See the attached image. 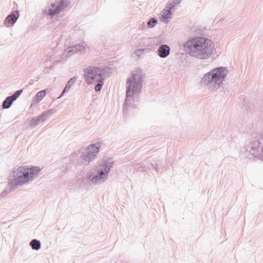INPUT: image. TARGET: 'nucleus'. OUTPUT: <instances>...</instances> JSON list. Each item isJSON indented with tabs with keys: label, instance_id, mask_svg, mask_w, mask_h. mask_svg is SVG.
I'll use <instances>...</instances> for the list:
<instances>
[{
	"label": "nucleus",
	"instance_id": "23",
	"mask_svg": "<svg viewBox=\"0 0 263 263\" xmlns=\"http://www.w3.org/2000/svg\"><path fill=\"white\" fill-rule=\"evenodd\" d=\"M147 49H138L135 50V54L138 56L140 57L144 52L145 50H146Z\"/></svg>",
	"mask_w": 263,
	"mask_h": 263
},
{
	"label": "nucleus",
	"instance_id": "6",
	"mask_svg": "<svg viewBox=\"0 0 263 263\" xmlns=\"http://www.w3.org/2000/svg\"><path fill=\"white\" fill-rule=\"evenodd\" d=\"M112 167V163L104 162L98 165L93 170V172H90L87 176L92 184H100L104 182L108 178V174Z\"/></svg>",
	"mask_w": 263,
	"mask_h": 263
},
{
	"label": "nucleus",
	"instance_id": "1",
	"mask_svg": "<svg viewBox=\"0 0 263 263\" xmlns=\"http://www.w3.org/2000/svg\"><path fill=\"white\" fill-rule=\"evenodd\" d=\"M184 50L193 57L201 60L208 59L212 55L214 44L204 37H193L183 44Z\"/></svg>",
	"mask_w": 263,
	"mask_h": 263
},
{
	"label": "nucleus",
	"instance_id": "4",
	"mask_svg": "<svg viewBox=\"0 0 263 263\" xmlns=\"http://www.w3.org/2000/svg\"><path fill=\"white\" fill-rule=\"evenodd\" d=\"M144 77L140 73H133L132 76L127 79L126 83V99L123 107V111H125L127 107L134 108L135 104L132 98L133 95L139 92L142 87V82Z\"/></svg>",
	"mask_w": 263,
	"mask_h": 263
},
{
	"label": "nucleus",
	"instance_id": "7",
	"mask_svg": "<svg viewBox=\"0 0 263 263\" xmlns=\"http://www.w3.org/2000/svg\"><path fill=\"white\" fill-rule=\"evenodd\" d=\"M263 139L259 137L252 139L247 143L243 147V149L253 156L255 158L262 160L263 151L261 146Z\"/></svg>",
	"mask_w": 263,
	"mask_h": 263
},
{
	"label": "nucleus",
	"instance_id": "14",
	"mask_svg": "<svg viewBox=\"0 0 263 263\" xmlns=\"http://www.w3.org/2000/svg\"><path fill=\"white\" fill-rule=\"evenodd\" d=\"M55 112V110L54 109H50L44 111L41 115L38 116V117H39L40 120H41V121L43 122L45 121L47 119H48L50 115L53 114Z\"/></svg>",
	"mask_w": 263,
	"mask_h": 263
},
{
	"label": "nucleus",
	"instance_id": "3",
	"mask_svg": "<svg viewBox=\"0 0 263 263\" xmlns=\"http://www.w3.org/2000/svg\"><path fill=\"white\" fill-rule=\"evenodd\" d=\"M228 73V70L225 67L215 68L203 76L201 84L209 86L211 90L216 91L223 85Z\"/></svg>",
	"mask_w": 263,
	"mask_h": 263
},
{
	"label": "nucleus",
	"instance_id": "19",
	"mask_svg": "<svg viewBox=\"0 0 263 263\" xmlns=\"http://www.w3.org/2000/svg\"><path fill=\"white\" fill-rule=\"evenodd\" d=\"M171 10L172 9H170L169 7H166L162 11L161 14L162 17L165 19L170 18V15L172 13Z\"/></svg>",
	"mask_w": 263,
	"mask_h": 263
},
{
	"label": "nucleus",
	"instance_id": "9",
	"mask_svg": "<svg viewBox=\"0 0 263 263\" xmlns=\"http://www.w3.org/2000/svg\"><path fill=\"white\" fill-rule=\"evenodd\" d=\"M67 6V0H61L57 2L56 3L51 4L52 9L48 10L47 15L53 16L58 14L60 12Z\"/></svg>",
	"mask_w": 263,
	"mask_h": 263
},
{
	"label": "nucleus",
	"instance_id": "21",
	"mask_svg": "<svg viewBox=\"0 0 263 263\" xmlns=\"http://www.w3.org/2000/svg\"><path fill=\"white\" fill-rule=\"evenodd\" d=\"M182 0H173L172 2L168 3V6L170 9H174L175 7L180 4Z\"/></svg>",
	"mask_w": 263,
	"mask_h": 263
},
{
	"label": "nucleus",
	"instance_id": "15",
	"mask_svg": "<svg viewBox=\"0 0 263 263\" xmlns=\"http://www.w3.org/2000/svg\"><path fill=\"white\" fill-rule=\"evenodd\" d=\"M46 91L45 90H42L39 91L35 97L33 98L32 101L33 103L39 102L43 98H44L46 96Z\"/></svg>",
	"mask_w": 263,
	"mask_h": 263
},
{
	"label": "nucleus",
	"instance_id": "16",
	"mask_svg": "<svg viewBox=\"0 0 263 263\" xmlns=\"http://www.w3.org/2000/svg\"><path fill=\"white\" fill-rule=\"evenodd\" d=\"M14 101V100L10 96L7 97L3 102L2 108L3 109L9 108Z\"/></svg>",
	"mask_w": 263,
	"mask_h": 263
},
{
	"label": "nucleus",
	"instance_id": "10",
	"mask_svg": "<svg viewBox=\"0 0 263 263\" xmlns=\"http://www.w3.org/2000/svg\"><path fill=\"white\" fill-rule=\"evenodd\" d=\"M85 50V47L83 45L80 44H77L74 45H72L67 48L63 52L62 55L66 58L71 56L73 54L77 53L79 52H82Z\"/></svg>",
	"mask_w": 263,
	"mask_h": 263
},
{
	"label": "nucleus",
	"instance_id": "24",
	"mask_svg": "<svg viewBox=\"0 0 263 263\" xmlns=\"http://www.w3.org/2000/svg\"><path fill=\"white\" fill-rule=\"evenodd\" d=\"M8 193H9V191H7V190H5V191H4L1 193V196H6V195H7Z\"/></svg>",
	"mask_w": 263,
	"mask_h": 263
},
{
	"label": "nucleus",
	"instance_id": "5",
	"mask_svg": "<svg viewBox=\"0 0 263 263\" xmlns=\"http://www.w3.org/2000/svg\"><path fill=\"white\" fill-rule=\"evenodd\" d=\"M85 81L88 84H92L98 82L95 86L96 91H100L104 84V80L107 76L106 71L102 68H95L89 66L83 70Z\"/></svg>",
	"mask_w": 263,
	"mask_h": 263
},
{
	"label": "nucleus",
	"instance_id": "25",
	"mask_svg": "<svg viewBox=\"0 0 263 263\" xmlns=\"http://www.w3.org/2000/svg\"><path fill=\"white\" fill-rule=\"evenodd\" d=\"M141 25H142L141 29H143V28H145V25L144 22H143Z\"/></svg>",
	"mask_w": 263,
	"mask_h": 263
},
{
	"label": "nucleus",
	"instance_id": "12",
	"mask_svg": "<svg viewBox=\"0 0 263 263\" xmlns=\"http://www.w3.org/2000/svg\"><path fill=\"white\" fill-rule=\"evenodd\" d=\"M170 51L171 48L167 45L163 44L158 48L157 54L161 58H165L170 54Z\"/></svg>",
	"mask_w": 263,
	"mask_h": 263
},
{
	"label": "nucleus",
	"instance_id": "8",
	"mask_svg": "<svg viewBox=\"0 0 263 263\" xmlns=\"http://www.w3.org/2000/svg\"><path fill=\"white\" fill-rule=\"evenodd\" d=\"M100 146L99 144H91L81 154V158L87 162L94 160L99 152Z\"/></svg>",
	"mask_w": 263,
	"mask_h": 263
},
{
	"label": "nucleus",
	"instance_id": "18",
	"mask_svg": "<svg viewBox=\"0 0 263 263\" xmlns=\"http://www.w3.org/2000/svg\"><path fill=\"white\" fill-rule=\"evenodd\" d=\"M42 122L38 116L32 119L30 122V127L31 129L35 128L40 123Z\"/></svg>",
	"mask_w": 263,
	"mask_h": 263
},
{
	"label": "nucleus",
	"instance_id": "2",
	"mask_svg": "<svg viewBox=\"0 0 263 263\" xmlns=\"http://www.w3.org/2000/svg\"><path fill=\"white\" fill-rule=\"evenodd\" d=\"M41 170L38 166H27L18 167L15 171L9 174L8 185L13 187L22 185L28 182L30 179L35 178Z\"/></svg>",
	"mask_w": 263,
	"mask_h": 263
},
{
	"label": "nucleus",
	"instance_id": "22",
	"mask_svg": "<svg viewBox=\"0 0 263 263\" xmlns=\"http://www.w3.org/2000/svg\"><path fill=\"white\" fill-rule=\"evenodd\" d=\"M22 92L23 89L16 90L12 95L10 96V97L15 101Z\"/></svg>",
	"mask_w": 263,
	"mask_h": 263
},
{
	"label": "nucleus",
	"instance_id": "17",
	"mask_svg": "<svg viewBox=\"0 0 263 263\" xmlns=\"http://www.w3.org/2000/svg\"><path fill=\"white\" fill-rule=\"evenodd\" d=\"M31 248L34 250H39L41 249V244L40 240L33 239L29 243Z\"/></svg>",
	"mask_w": 263,
	"mask_h": 263
},
{
	"label": "nucleus",
	"instance_id": "11",
	"mask_svg": "<svg viewBox=\"0 0 263 263\" xmlns=\"http://www.w3.org/2000/svg\"><path fill=\"white\" fill-rule=\"evenodd\" d=\"M19 17V12L18 10L14 11L8 15L4 21V25L13 26Z\"/></svg>",
	"mask_w": 263,
	"mask_h": 263
},
{
	"label": "nucleus",
	"instance_id": "13",
	"mask_svg": "<svg viewBox=\"0 0 263 263\" xmlns=\"http://www.w3.org/2000/svg\"><path fill=\"white\" fill-rule=\"evenodd\" d=\"M78 79V77L77 76L73 77L70 79L67 84L66 85L64 89H63L62 93L61 95L60 96V97L63 95L64 93H65L66 92H67L72 86L76 83V82Z\"/></svg>",
	"mask_w": 263,
	"mask_h": 263
},
{
	"label": "nucleus",
	"instance_id": "26",
	"mask_svg": "<svg viewBox=\"0 0 263 263\" xmlns=\"http://www.w3.org/2000/svg\"><path fill=\"white\" fill-rule=\"evenodd\" d=\"M155 167V169L156 170V171L157 172V171H158V167H157V168H156V167Z\"/></svg>",
	"mask_w": 263,
	"mask_h": 263
},
{
	"label": "nucleus",
	"instance_id": "20",
	"mask_svg": "<svg viewBox=\"0 0 263 263\" xmlns=\"http://www.w3.org/2000/svg\"><path fill=\"white\" fill-rule=\"evenodd\" d=\"M157 19L156 17H152L147 22V27L149 28H153L157 25Z\"/></svg>",
	"mask_w": 263,
	"mask_h": 263
}]
</instances>
